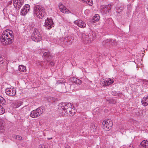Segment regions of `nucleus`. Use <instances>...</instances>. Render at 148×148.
<instances>
[{
    "mask_svg": "<svg viewBox=\"0 0 148 148\" xmlns=\"http://www.w3.org/2000/svg\"><path fill=\"white\" fill-rule=\"evenodd\" d=\"M4 125V122L1 119H0V127L2 126H3Z\"/></svg>",
    "mask_w": 148,
    "mask_h": 148,
    "instance_id": "obj_32",
    "label": "nucleus"
},
{
    "mask_svg": "<svg viewBox=\"0 0 148 148\" xmlns=\"http://www.w3.org/2000/svg\"><path fill=\"white\" fill-rule=\"evenodd\" d=\"M5 92L7 95L10 96H14L16 94V90L14 88H7Z\"/></svg>",
    "mask_w": 148,
    "mask_h": 148,
    "instance_id": "obj_12",
    "label": "nucleus"
},
{
    "mask_svg": "<svg viewBox=\"0 0 148 148\" xmlns=\"http://www.w3.org/2000/svg\"><path fill=\"white\" fill-rule=\"evenodd\" d=\"M116 92L114 91H112V95H114V96H116Z\"/></svg>",
    "mask_w": 148,
    "mask_h": 148,
    "instance_id": "obj_39",
    "label": "nucleus"
},
{
    "mask_svg": "<svg viewBox=\"0 0 148 148\" xmlns=\"http://www.w3.org/2000/svg\"><path fill=\"white\" fill-rule=\"evenodd\" d=\"M108 102L110 103L115 104L116 103V101L114 99H110L108 101Z\"/></svg>",
    "mask_w": 148,
    "mask_h": 148,
    "instance_id": "obj_29",
    "label": "nucleus"
},
{
    "mask_svg": "<svg viewBox=\"0 0 148 148\" xmlns=\"http://www.w3.org/2000/svg\"><path fill=\"white\" fill-rule=\"evenodd\" d=\"M122 11V9H120L119 8L117 10L116 12L118 13H119L121 12Z\"/></svg>",
    "mask_w": 148,
    "mask_h": 148,
    "instance_id": "obj_38",
    "label": "nucleus"
},
{
    "mask_svg": "<svg viewBox=\"0 0 148 148\" xmlns=\"http://www.w3.org/2000/svg\"><path fill=\"white\" fill-rule=\"evenodd\" d=\"M34 14L39 19H42L47 13L45 8L38 5H34Z\"/></svg>",
    "mask_w": 148,
    "mask_h": 148,
    "instance_id": "obj_2",
    "label": "nucleus"
},
{
    "mask_svg": "<svg viewBox=\"0 0 148 148\" xmlns=\"http://www.w3.org/2000/svg\"><path fill=\"white\" fill-rule=\"evenodd\" d=\"M111 7V4L102 5L101 8V13L103 14H105L109 13L110 11Z\"/></svg>",
    "mask_w": 148,
    "mask_h": 148,
    "instance_id": "obj_7",
    "label": "nucleus"
},
{
    "mask_svg": "<svg viewBox=\"0 0 148 148\" xmlns=\"http://www.w3.org/2000/svg\"><path fill=\"white\" fill-rule=\"evenodd\" d=\"M73 40L74 38L72 36H68L64 38H61L60 40V44L62 45H70L73 42Z\"/></svg>",
    "mask_w": 148,
    "mask_h": 148,
    "instance_id": "obj_5",
    "label": "nucleus"
},
{
    "mask_svg": "<svg viewBox=\"0 0 148 148\" xmlns=\"http://www.w3.org/2000/svg\"><path fill=\"white\" fill-rule=\"evenodd\" d=\"M5 103L6 101L5 99L2 97L0 96V111H5L4 109L1 106V104H2V105L5 104Z\"/></svg>",
    "mask_w": 148,
    "mask_h": 148,
    "instance_id": "obj_17",
    "label": "nucleus"
},
{
    "mask_svg": "<svg viewBox=\"0 0 148 148\" xmlns=\"http://www.w3.org/2000/svg\"><path fill=\"white\" fill-rule=\"evenodd\" d=\"M52 56L50 55L49 52H45L43 54V58L47 61H49L52 58Z\"/></svg>",
    "mask_w": 148,
    "mask_h": 148,
    "instance_id": "obj_16",
    "label": "nucleus"
},
{
    "mask_svg": "<svg viewBox=\"0 0 148 148\" xmlns=\"http://www.w3.org/2000/svg\"><path fill=\"white\" fill-rule=\"evenodd\" d=\"M42 112H31L30 116L33 118H36L40 116L42 114Z\"/></svg>",
    "mask_w": 148,
    "mask_h": 148,
    "instance_id": "obj_15",
    "label": "nucleus"
},
{
    "mask_svg": "<svg viewBox=\"0 0 148 148\" xmlns=\"http://www.w3.org/2000/svg\"><path fill=\"white\" fill-rule=\"evenodd\" d=\"M74 23L81 28H84L86 27L85 23L81 20H76L74 21Z\"/></svg>",
    "mask_w": 148,
    "mask_h": 148,
    "instance_id": "obj_13",
    "label": "nucleus"
},
{
    "mask_svg": "<svg viewBox=\"0 0 148 148\" xmlns=\"http://www.w3.org/2000/svg\"><path fill=\"white\" fill-rule=\"evenodd\" d=\"M102 124L103 129L106 131H108L111 129L113 125V123L111 120L108 119L106 121H103V122Z\"/></svg>",
    "mask_w": 148,
    "mask_h": 148,
    "instance_id": "obj_6",
    "label": "nucleus"
},
{
    "mask_svg": "<svg viewBox=\"0 0 148 148\" xmlns=\"http://www.w3.org/2000/svg\"><path fill=\"white\" fill-rule=\"evenodd\" d=\"M60 112V114L61 115H59L61 116L62 115H67L68 114L67 112Z\"/></svg>",
    "mask_w": 148,
    "mask_h": 148,
    "instance_id": "obj_31",
    "label": "nucleus"
},
{
    "mask_svg": "<svg viewBox=\"0 0 148 148\" xmlns=\"http://www.w3.org/2000/svg\"><path fill=\"white\" fill-rule=\"evenodd\" d=\"M31 38L33 41L38 42L41 40L42 35L38 29L35 28L34 30Z\"/></svg>",
    "mask_w": 148,
    "mask_h": 148,
    "instance_id": "obj_4",
    "label": "nucleus"
},
{
    "mask_svg": "<svg viewBox=\"0 0 148 148\" xmlns=\"http://www.w3.org/2000/svg\"><path fill=\"white\" fill-rule=\"evenodd\" d=\"M40 63L39 64H40V65H41V64H40L41 62H40Z\"/></svg>",
    "mask_w": 148,
    "mask_h": 148,
    "instance_id": "obj_44",
    "label": "nucleus"
},
{
    "mask_svg": "<svg viewBox=\"0 0 148 148\" xmlns=\"http://www.w3.org/2000/svg\"><path fill=\"white\" fill-rule=\"evenodd\" d=\"M40 148H47L46 145H42L41 146Z\"/></svg>",
    "mask_w": 148,
    "mask_h": 148,
    "instance_id": "obj_37",
    "label": "nucleus"
},
{
    "mask_svg": "<svg viewBox=\"0 0 148 148\" xmlns=\"http://www.w3.org/2000/svg\"><path fill=\"white\" fill-rule=\"evenodd\" d=\"M47 29H50L52 28V26H53V23L52 20L48 18L45 20V22L44 25Z\"/></svg>",
    "mask_w": 148,
    "mask_h": 148,
    "instance_id": "obj_10",
    "label": "nucleus"
},
{
    "mask_svg": "<svg viewBox=\"0 0 148 148\" xmlns=\"http://www.w3.org/2000/svg\"><path fill=\"white\" fill-rule=\"evenodd\" d=\"M50 64L51 66H53L54 65V63L53 62H51L50 63Z\"/></svg>",
    "mask_w": 148,
    "mask_h": 148,
    "instance_id": "obj_40",
    "label": "nucleus"
},
{
    "mask_svg": "<svg viewBox=\"0 0 148 148\" xmlns=\"http://www.w3.org/2000/svg\"><path fill=\"white\" fill-rule=\"evenodd\" d=\"M84 2L86 3L89 5L92 6V0H82Z\"/></svg>",
    "mask_w": 148,
    "mask_h": 148,
    "instance_id": "obj_28",
    "label": "nucleus"
},
{
    "mask_svg": "<svg viewBox=\"0 0 148 148\" xmlns=\"http://www.w3.org/2000/svg\"><path fill=\"white\" fill-rule=\"evenodd\" d=\"M97 125H95V124H92L90 128L91 130L93 132L96 131V130L97 129Z\"/></svg>",
    "mask_w": 148,
    "mask_h": 148,
    "instance_id": "obj_25",
    "label": "nucleus"
},
{
    "mask_svg": "<svg viewBox=\"0 0 148 148\" xmlns=\"http://www.w3.org/2000/svg\"><path fill=\"white\" fill-rule=\"evenodd\" d=\"M134 114V116L135 117L142 115L143 113V112H133Z\"/></svg>",
    "mask_w": 148,
    "mask_h": 148,
    "instance_id": "obj_23",
    "label": "nucleus"
},
{
    "mask_svg": "<svg viewBox=\"0 0 148 148\" xmlns=\"http://www.w3.org/2000/svg\"><path fill=\"white\" fill-rule=\"evenodd\" d=\"M5 112H0V114H2L5 113Z\"/></svg>",
    "mask_w": 148,
    "mask_h": 148,
    "instance_id": "obj_41",
    "label": "nucleus"
},
{
    "mask_svg": "<svg viewBox=\"0 0 148 148\" xmlns=\"http://www.w3.org/2000/svg\"><path fill=\"white\" fill-rule=\"evenodd\" d=\"M72 14H73V13H71Z\"/></svg>",
    "mask_w": 148,
    "mask_h": 148,
    "instance_id": "obj_45",
    "label": "nucleus"
},
{
    "mask_svg": "<svg viewBox=\"0 0 148 148\" xmlns=\"http://www.w3.org/2000/svg\"><path fill=\"white\" fill-rule=\"evenodd\" d=\"M4 62L3 58L1 56H0V63L3 64Z\"/></svg>",
    "mask_w": 148,
    "mask_h": 148,
    "instance_id": "obj_35",
    "label": "nucleus"
},
{
    "mask_svg": "<svg viewBox=\"0 0 148 148\" xmlns=\"http://www.w3.org/2000/svg\"><path fill=\"white\" fill-rule=\"evenodd\" d=\"M45 106H42L37 108L36 110H34L32 111H43V110H45Z\"/></svg>",
    "mask_w": 148,
    "mask_h": 148,
    "instance_id": "obj_27",
    "label": "nucleus"
},
{
    "mask_svg": "<svg viewBox=\"0 0 148 148\" xmlns=\"http://www.w3.org/2000/svg\"><path fill=\"white\" fill-rule=\"evenodd\" d=\"M14 137L18 140H22V137L19 135H14Z\"/></svg>",
    "mask_w": 148,
    "mask_h": 148,
    "instance_id": "obj_30",
    "label": "nucleus"
},
{
    "mask_svg": "<svg viewBox=\"0 0 148 148\" xmlns=\"http://www.w3.org/2000/svg\"><path fill=\"white\" fill-rule=\"evenodd\" d=\"M59 8L60 11L62 13H66L67 11L66 10V8L62 3H60L59 4Z\"/></svg>",
    "mask_w": 148,
    "mask_h": 148,
    "instance_id": "obj_19",
    "label": "nucleus"
},
{
    "mask_svg": "<svg viewBox=\"0 0 148 148\" xmlns=\"http://www.w3.org/2000/svg\"><path fill=\"white\" fill-rule=\"evenodd\" d=\"M18 70L20 71L24 72L26 70V68L23 65H20L18 66Z\"/></svg>",
    "mask_w": 148,
    "mask_h": 148,
    "instance_id": "obj_26",
    "label": "nucleus"
},
{
    "mask_svg": "<svg viewBox=\"0 0 148 148\" xmlns=\"http://www.w3.org/2000/svg\"><path fill=\"white\" fill-rule=\"evenodd\" d=\"M65 148H71L68 145H67L66 146Z\"/></svg>",
    "mask_w": 148,
    "mask_h": 148,
    "instance_id": "obj_42",
    "label": "nucleus"
},
{
    "mask_svg": "<svg viewBox=\"0 0 148 148\" xmlns=\"http://www.w3.org/2000/svg\"><path fill=\"white\" fill-rule=\"evenodd\" d=\"M30 9V5L28 4H25L21 9L20 14L22 15H25L27 14Z\"/></svg>",
    "mask_w": 148,
    "mask_h": 148,
    "instance_id": "obj_11",
    "label": "nucleus"
},
{
    "mask_svg": "<svg viewBox=\"0 0 148 148\" xmlns=\"http://www.w3.org/2000/svg\"><path fill=\"white\" fill-rule=\"evenodd\" d=\"M22 102L21 101H16L14 103V106L13 107L15 108H17L21 105L22 104Z\"/></svg>",
    "mask_w": 148,
    "mask_h": 148,
    "instance_id": "obj_24",
    "label": "nucleus"
},
{
    "mask_svg": "<svg viewBox=\"0 0 148 148\" xmlns=\"http://www.w3.org/2000/svg\"><path fill=\"white\" fill-rule=\"evenodd\" d=\"M99 19V14H96L93 16V19L92 20V22L93 23H95L98 21Z\"/></svg>",
    "mask_w": 148,
    "mask_h": 148,
    "instance_id": "obj_21",
    "label": "nucleus"
},
{
    "mask_svg": "<svg viewBox=\"0 0 148 148\" xmlns=\"http://www.w3.org/2000/svg\"><path fill=\"white\" fill-rule=\"evenodd\" d=\"M76 83L77 84H80L82 83V81L79 79H77L76 81Z\"/></svg>",
    "mask_w": 148,
    "mask_h": 148,
    "instance_id": "obj_36",
    "label": "nucleus"
},
{
    "mask_svg": "<svg viewBox=\"0 0 148 148\" xmlns=\"http://www.w3.org/2000/svg\"><path fill=\"white\" fill-rule=\"evenodd\" d=\"M24 0H14L13 5L14 8L17 10H19L21 7L23 5Z\"/></svg>",
    "mask_w": 148,
    "mask_h": 148,
    "instance_id": "obj_8",
    "label": "nucleus"
},
{
    "mask_svg": "<svg viewBox=\"0 0 148 148\" xmlns=\"http://www.w3.org/2000/svg\"><path fill=\"white\" fill-rule=\"evenodd\" d=\"M75 110L73 106L71 103H59L58 105V111H64L66 110V111H72Z\"/></svg>",
    "mask_w": 148,
    "mask_h": 148,
    "instance_id": "obj_3",
    "label": "nucleus"
},
{
    "mask_svg": "<svg viewBox=\"0 0 148 148\" xmlns=\"http://www.w3.org/2000/svg\"><path fill=\"white\" fill-rule=\"evenodd\" d=\"M75 112H69V115L70 116H73L75 114Z\"/></svg>",
    "mask_w": 148,
    "mask_h": 148,
    "instance_id": "obj_34",
    "label": "nucleus"
},
{
    "mask_svg": "<svg viewBox=\"0 0 148 148\" xmlns=\"http://www.w3.org/2000/svg\"><path fill=\"white\" fill-rule=\"evenodd\" d=\"M52 138H48V139L49 140H50V139H52Z\"/></svg>",
    "mask_w": 148,
    "mask_h": 148,
    "instance_id": "obj_43",
    "label": "nucleus"
},
{
    "mask_svg": "<svg viewBox=\"0 0 148 148\" xmlns=\"http://www.w3.org/2000/svg\"><path fill=\"white\" fill-rule=\"evenodd\" d=\"M130 122L132 123H137V122L135 120H134L133 119H131L130 120Z\"/></svg>",
    "mask_w": 148,
    "mask_h": 148,
    "instance_id": "obj_33",
    "label": "nucleus"
},
{
    "mask_svg": "<svg viewBox=\"0 0 148 148\" xmlns=\"http://www.w3.org/2000/svg\"><path fill=\"white\" fill-rule=\"evenodd\" d=\"M114 80L113 79H103L102 82V84L103 86H108L110 84H112L114 82Z\"/></svg>",
    "mask_w": 148,
    "mask_h": 148,
    "instance_id": "obj_14",
    "label": "nucleus"
},
{
    "mask_svg": "<svg viewBox=\"0 0 148 148\" xmlns=\"http://www.w3.org/2000/svg\"><path fill=\"white\" fill-rule=\"evenodd\" d=\"M82 38L83 40L86 43H89L93 40L94 37H93L91 34L89 35H88L83 34L82 35Z\"/></svg>",
    "mask_w": 148,
    "mask_h": 148,
    "instance_id": "obj_9",
    "label": "nucleus"
},
{
    "mask_svg": "<svg viewBox=\"0 0 148 148\" xmlns=\"http://www.w3.org/2000/svg\"><path fill=\"white\" fill-rule=\"evenodd\" d=\"M14 35L12 31L6 30L3 31L0 36V41L4 45H8L13 41Z\"/></svg>",
    "mask_w": 148,
    "mask_h": 148,
    "instance_id": "obj_1",
    "label": "nucleus"
},
{
    "mask_svg": "<svg viewBox=\"0 0 148 148\" xmlns=\"http://www.w3.org/2000/svg\"><path fill=\"white\" fill-rule=\"evenodd\" d=\"M116 41L115 40H113L112 39H107L106 40H105L103 42V45H106V43H108L109 42L111 44L113 42H115Z\"/></svg>",
    "mask_w": 148,
    "mask_h": 148,
    "instance_id": "obj_22",
    "label": "nucleus"
},
{
    "mask_svg": "<svg viewBox=\"0 0 148 148\" xmlns=\"http://www.w3.org/2000/svg\"><path fill=\"white\" fill-rule=\"evenodd\" d=\"M141 103L144 106L148 105V96L144 97L142 99Z\"/></svg>",
    "mask_w": 148,
    "mask_h": 148,
    "instance_id": "obj_18",
    "label": "nucleus"
},
{
    "mask_svg": "<svg viewBox=\"0 0 148 148\" xmlns=\"http://www.w3.org/2000/svg\"><path fill=\"white\" fill-rule=\"evenodd\" d=\"M141 146L144 148H148V141L147 140H143L140 143Z\"/></svg>",
    "mask_w": 148,
    "mask_h": 148,
    "instance_id": "obj_20",
    "label": "nucleus"
}]
</instances>
